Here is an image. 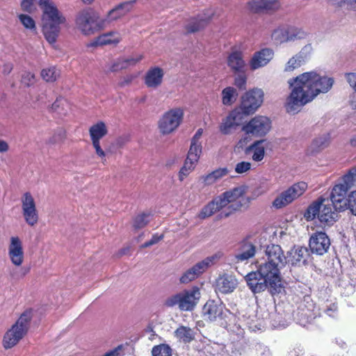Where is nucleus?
I'll return each instance as SVG.
<instances>
[{"mask_svg": "<svg viewBox=\"0 0 356 356\" xmlns=\"http://www.w3.org/2000/svg\"><path fill=\"white\" fill-rule=\"evenodd\" d=\"M267 260L259 265L257 270L249 273L245 281L253 293H259L268 289L273 296L283 289L280 269L287 263L283 250L279 245L270 244L266 249Z\"/></svg>", "mask_w": 356, "mask_h": 356, "instance_id": "obj_1", "label": "nucleus"}, {"mask_svg": "<svg viewBox=\"0 0 356 356\" xmlns=\"http://www.w3.org/2000/svg\"><path fill=\"white\" fill-rule=\"evenodd\" d=\"M293 87L287 97L285 108L289 113H296L321 92H327L333 84V79L322 76L314 71L304 72L289 81Z\"/></svg>", "mask_w": 356, "mask_h": 356, "instance_id": "obj_2", "label": "nucleus"}, {"mask_svg": "<svg viewBox=\"0 0 356 356\" xmlns=\"http://www.w3.org/2000/svg\"><path fill=\"white\" fill-rule=\"evenodd\" d=\"M245 189L243 186L235 187L216 197L199 213V218L204 219L211 216L216 212L227 207L219 214L220 218H227L234 212L241 210L243 207Z\"/></svg>", "mask_w": 356, "mask_h": 356, "instance_id": "obj_3", "label": "nucleus"}, {"mask_svg": "<svg viewBox=\"0 0 356 356\" xmlns=\"http://www.w3.org/2000/svg\"><path fill=\"white\" fill-rule=\"evenodd\" d=\"M42 10V31L46 40L51 44L57 41L60 32V25L66 22L63 14L51 0H38Z\"/></svg>", "mask_w": 356, "mask_h": 356, "instance_id": "obj_4", "label": "nucleus"}, {"mask_svg": "<svg viewBox=\"0 0 356 356\" xmlns=\"http://www.w3.org/2000/svg\"><path fill=\"white\" fill-rule=\"evenodd\" d=\"M355 181L356 167H353L333 186L330 195V202L337 210H346L348 192L355 185Z\"/></svg>", "mask_w": 356, "mask_h": 356, "instance_id": "obj_5", "label": "nucleus"}, {"mask_svg": "<svg viewBox=\"0 0 356 356\" xmlns=\"http://www.w3.org/2000/svg\"><path fill=\"white\" fill-rule=\"evenodd\" d=\"M106 19H102L92 8L80 10L75 17V25L84 35H93L106 27Z\"/></svg>", "mask_w": 356, "mask_h": 356, "instance_id": "obj_6", "label": "nucleus"}, {"mask_svg": "<svg viewBox=\"0 0 356 356\" xmlns=\"http://www.w3.org/2000/svg\"><path fill=\"white\" fill-rule=\"evenodd\" d=\"M32 319L31 309L24 311L4 334L3 346L6 349H10L18 343V342L26 334L30 322Z\"/></svg>", "mask_w": 356, "mask_h": 356, "instance_id": "obj_7", "label": "nucleus"}, {"mask_svg": "<svg viewBox=\"0 0 356 356\" xmlns=\"http://www.w3.org/2000/svg\"><path fill=\"white\" fill-rule=\"evenodd\" d=\"M200 298V291L197 286H193L191 289L171 296L165 301V305L172 307L178 305L181 311H192L197 304Z\"/></svg>", "mask_w": 356, "mask_h": 356, "instance_id": "obj_8", "label": "nucleus"}, {"mask_svg": "<svg viewBox=\"0 0 356 356\" xmlns=\"http://www.w3.org/2000/svg\"><path fill=\"white\" fill-rule=\"evenodd\" d=\"M108 133L106 124L99 120L92 124L88 129V134L91 144L95 149V152L97 157L100 158L103 164L106 163V153L102 147L101 140L105 137Z\"/></svg>", "mask_w": 356, "mask_h": 356, "instance_id": "obj_9", "label": "nucleus"}, {"mask_svg": "<svg viewBox=\"0 0 356 356\" xmlns=\"http://www.w3.org/2000/svg\"><path fill=\"white\" fill-rule=\"evenodd\" d=\"M184 117V110L175 108L166 111L159 121V129L163 135L173 132L180 125Z\"/></svg>", "mask_w": 356, "mask_h": 356, "instance_id": "obj_10", "label": "nucleus"}, {"mask_svg": "<svg viewBox=\"0 0 356 356\" xmlns=\"http://www.w3.org/2000/svg\"><path fill=\"white\" fill-rule=\"evenodd\" d=\"M307 188V184L305 181H299L293 184L274 200L273 206L276 209H281L287 206L302 195Z\"/></svg>", "mask_w": 356, "mask_h": 356, "instance_id": "obj_11", "label": "nucleus"}, {"mask_svg": "<svg viewBox=\"0 0 356 356\" xmlns=\"http://www.w3.org/2000/svg\"><path fill=\"white\" fill-rule=\"evenodd\" d=\"M271 128L270 120L265 116L257 115L242 127V131L249 136L262 137Z\"/></svg>", "mask_w": 356, "mask_h": 356, "instance_id": "obj_12", "label": "nucleus"}, {"mask_svg": "<svg viewBox=\"0 0 356 356\" xmlns=\"http://www.w3.org/2000/svg\"><path fill=\"white\" fill-rule=\"evenodd\" d=\"M264 100V92L261 89H252L246 92L242 97L238 109L243 115H250L256 111Z\"/></svg>", "mask_w": 356, "mask_h": 356, "instance_id": "obj_13", "label": "nucleus"}, {"mask_svg": "<svg viewBox=\"0 0 356 356\" xmlns=\"http://www.w3.org/2000/svg\"><path fill=\"white\" fill-rule=\"evenodd\" d=\"M22 213L25 222L30 226H35L39 220L35 201L30 192L24 193L21 197Z\"/></svg>", "mask_w": 356, "mask_h": 356, "instance_id": "obj_14", "label": "nucleus"}, {"mask_svg": "<svg viewBox=\"0 0 356 356\" xmlns=\"http://www.w3.org/2000/svg\"><path fill=\"white\" fill-rule=\"evenodd\" d=\"M309 246L312 253L323 255L330 248V239L325 232H316L309 238Z\"/></svg>", "mask_w": 356, "mask_h": 356, "instance_id": "obj_15", "label": "nucleus"}, {"mask_svg": "<svg viewBox=\"0 0 356 356\" xmlns=\"http://www.w3.org/2000/svg\"><path fill=\"white\" fill-rule=\"evenodd\" d=\"M214 257H207L197 263L192 268L187 270L180 277L179 281L182 284H187L197 278L213 263Z\"/></svg>", "mask_w": 356, "mask_h": 356, "instance_id": "obj_16", "label": "nucleus"}, {"mask_svg": "<svg viewBox=\"0 0 356 356\" xmlns=\"http://www.w3.org/2000/svg\"><path fill=\"white\" fill-rule=\"evenodd\" d=\"M227 65L234 74L245 70V62L240 47L234 45L231 47L230 52L227 57Z\"/></svg>", "mask_w": 356, "mask_h": 356, "instance_id": "obj_17", "label": "nucleus"}, {"mask_svg": "<svg viewBox=\"0 0 356 356\" xmlns=\"http://www.w3.org/2000/svg\"><path fill=\"white\" fill-rule=\"evenodd\" d=\"M8 257L12 264L15 266H20L24 259L23 244L18 236H12L8 245Z\"/></svg>", "mask_w": 356, "mask_h": 356, "instance_id": "obj_18", "label": "nucleus"}, {"mask_svg": "<svg viewBox=\"0 0 356 356\" xmlns=\"http://www.w3.org/2000/svg\"><path fill=\"white\" fill-rule=\"evenodd\" d=\"M213 16L211 10H207L202 14H199L195 17L189 19L188 24L185 26L187 33H193L204 29Z\"/></svg>", "mask_w": 356, "mask_h": 356, "instance_id": "obj_19", "label": "nucleus"}, {"mask_svg": "<svg viewBox=\"0 0 356 356\" xmlns=\"http://www.w3.org/2000/svg\"><path fill=\"white\" fill-rule=\"evenodd\" d=\"M341 211L334 207L332 202L325 199L321 206L318 220L324 226H332L338 219V212Z\"/></svg>", "mask_w": 356, "mask_h": 356, "instance_id": "obj_20", "label": "nucleus"}, {"mask_svg": "<svg viewBox=\"0 0 356 356\" xmlns=\"http://www.w3.org/2000/svg\"><path fill=\"white\" fill-rule=\"evenodd\" d=\"M248 7L254 13L274 12L280 8V3L279 0H252Z\"/></svg>", "mask_w": 356, "mask_h": 356, "instance_id": "obj_21", "label": "nucleus"}, {"mask_svg": "<svg viewBox=\"0 0 356 356\" xmlns=\"http://www.w3.org/2000/svg\"><path fill=\"white\" fill-rule=\"evenodd\" d=\"M312 260V252L304 246L294 247L290 252V259L289 261L293 266L306 265Z\"/></svg>", "mask_w": 356, "mask_h": 356, "instance_id": "obj_22", "label": "nucleus"}, {"mask_svg": "<svg viewBox=\"0 0 356 356\" xmlns=\"http://www.w3.org/2000/svg\"><path fill=\"white\" fill-rule=\"evenodd\" d=\"M163 76L164 71L161 67H151L144 76V83L149 88L156 89L162 84Z\"/></svg>", "mask_w": 356, "mask_h": 356, "instance_id": "obj_23", "label": "nucleus"}, {"mask_svg": "<svg viewBox=\"0 0 356 356\" xmlns=\"http://www.w3.org/2000/svg\"><path fill=\"white\" fill-rule=\"evenodd\" d=\"M274 52L271 49L264 48L254 53L250 60V67L255 70L266 65L273 58Z\"/></svg>", "mask_w": 356, "mask_h": 356, "instance_id": "obj_24", "label": "nucleus"}, {"mask_svg": "<svg viewBox=\"0 0 356 356\" xmlns=\"http://www.w3.org/2000/svg\"><path fill=\"white\" fill-rule=\"evenodd\" d=\"M225 306L214 300H209L202 308V315L206 320L216 321L222 316Z\"/></svg>", "mask_w": 356, "mask_h": 356, "instance_id": "obj_25", "label": "nucleus"}, {"mask_svg": "<svg viewBox=\"0 0 356 356\" xmlns=\"http://www.w3.org/2000/svg\"><path fill=\"white\" fill-rule=\"evenodd\" d=\"M242 119L243 113L238 108L234 109L223 120L220 125V132L225 135L229 134L232 128L240 125Z\"/></svg>", "mask_w": 356, "mask_h": 356, "instance_id": "obj_26", "label": "nucleus"}, {"mask_svg": "<svg viewBox=\"0 0 356 356\" xmlns=\"http://www.w3.org/2000/svg\"><path fill=\"white\" fill-rule=\"evenodd\" d=\"M237 285L238 282L234 277L224 274L216 280V291L224 294L229 293L234 291Z\"/></svg>", "mask_w": 356, "mask_h": 356, "instance_id": "obj_27", "label": "nucleus"}, {"mask_svg": "<svg viewBox=\"0 0 356 356\" xmlns=\"http://www.w3.org/2000/svg\"><path fill=\"white\" fill-rule=\"evenodd\" d=\"M136 2V0H132L129 1H125L120 3L114 8L111 10L104 19H106V26L111 22L117 20L121 17L125 15L129 12H130L134 3Z\"/></svg>", "mask_w": 356, "mask_h": 356, "instance_id": "obj_28", "label": "nucleus"}, {"mask_svg": "<svg viewBox=\"0 0 356 356\" xmlns=\"http://www.w3.org/2000/svg\"><path fill=\"white\" fill-rule=\"evenodd\" d=\"M70 109L71 105L67 99L63 97H58L49 107V111L63 117L66 116Z\"/></svg>", "mask_w": 356, "mask_h": 356, "instance_id": "obj_29", "label": "nucleus"}, {"mask_svg": "<svg viewBox=\"0 0 356 356\" xmlns=\"http://www.w3.org/2000/svg\"><path fill=\"white\" fill-rule=\"evenodd\" d=\"M142 55L136 58H118L111 65L109 70L111 72H117L122 70H126L130 66H134L143 59Z\"/></svg>", "mask_w": 356, "mask_h": 356, "instance_id": "obj_30", "label": "nucleus"}, {"mask_svg": "<svg viewBox=\"0 0 356 356\" xmlns=\"http://www.w3.org/2000/svg\"><path fill=\"white\" fill-rule=\"evenodd\" d=\"M264 140L254 141L252 144L245 149V154L252 152V159L253 161L259 162L264 159L265 156V147L263 145Z\"/></svg>", "mask_w": 356, "mask_h": 356, "instance_id": "obj_31", "label": "nucleus"}, {"mask_svg": "<svg viewBox=\"0 0 356 356\" xmlns=\"http://www.w3.org/2000/svg\"><path fill=\"white\" fill-rule=\"evenodd\" d=\"M120 41V37L118 32L111 31L102 34L95 38L91 46H103L112 44H118Z\"/></svg>", "mask_w": 356, "mask_h": 356, "instance_id": "obj_32", "label": "nucleus"}, {"mask_svg": "<svg viewBox=\"0 0 356 356\" xmlns=\"http://www.w3.org/2000/svg\"><path fill=\"white\" fill-rule=\"evenodd\" d=\"M325 199L322 196L319 197L316 201L312 202L307 209L305 213V218L307 220H312L317 216L318 218L323 203Z\"/></svg>", "mask_w": 356, "mask_h": 356, "instance_id": "obj_33", "label": "nucleus"}, {"mask_svg": "<svg viewBox=\"0 0 356 356\" xmlns=\"http://www.w3.org/2000/svg\"><path fill=\"white\" fill-rule=\"evenodd\" d=\"M280 32L286 35L285 40L302 39L306 36L305 31L296 27H289L286 29H278L274 31V34H277Z\"/></svg>", "mask_w": 356, "mask_h": 356, "instance_id": "obj_34", "label": "nucleus"}, {"mask_svg": "<svg viewBox=\"0 0 356 356\" xmlns=\"http://www.w3.org/2000/svg\"><path fill=\"white\" fill-rule=\"evenodd\" d=\"M227 168H220L216 169L208 175L202 177L203 182L205 185H211L216 183L218 180L222 179L229 173Z\"/></svg>", "mask_w": 356, "mask_h": 356, "instance_id": "obj_35", "label": "nucleus"}, {"mask_svg": "<svg viewBox=\"0 0 356 356\" xmlns=\"http://www.w3.org/2000/svg\"><path fill=\"white\" fill-rule=\"evenodd\" d=\"M255 252V246L252 243L243 241L240 247V252L236 257L238 260L244 261L252 257Z\"/></svg>", "mask_w": 356, "mask_h": 356, "instance_id": "obj_36", "label": "nucleus"}, {"mask_svg": "<svg viewBox=\"0 0 356 356\" xmlns=\"http://www.w3.org/2000/svg\"><path fill=\"white\" fill-rule=\"evenodd\" d=\"M238 92L234 87L225 88L221 92L222 103L225 106H232L237 99Z\"/></svg>", "mask_w": 356, "mask_h": 356, "instance_id": "obj_37", "label": "nucleus"}, {"mask_svg": "<svg viewBox=\"0 0 356 356\" xmlns=\"http://www.w3.org/2000/svg\"><path fill=\"white\" fill-rule=\"evenodd\" d=\"M177 338L181 340L184 343H190L195 339V333L193 330L184 325H181L175 331Z\"/></svg>", "mask_w": 356, "mask_h": 356, "instance_id": "obj_38", "label": "nucleus"}, {"mask_svg": "<svg viewBox=\"0 0 356 356\" xmlns=\"http://www.w3.org/2000/svg\"><path fill=\"white\" fill-rule=\"evenodd\" d=\"M330 140V134L315 138L311 145L312 152H317L324 149L329 145Z\"/></svg>", "mask_w": 356, "mask_h": 356, "instance_id": "obj_39", "label": "nucleus"}, {"mask_svg": "<svg viewBox=\"0 0 356 356\" xmlns=\"http://www.w3.org/2000/svg\"><path fill=\"white\" fill-rule=\"evenodd\" d=\"M304 63L303 57L301 55L296 54L291 58L286 63L284 68L286 72H293L299 68Z\"/></svg>", "mask_w": 356, "mask_h": 356, "instance_id": "obj_40", "label": "nucleus"}, {"mask_svg": "<svg viewBox=\"0 0 356 356\" xmlns=\"http://www.w3.org/2000/svg\"><path fill=\"white\" fill-rule=\"evenodd\" d=\"M150 213H142L138 214L133 220V227L135 229H140L145 227L149 222Z\"/></svg>", "mask_w": 356, "mask_h": 356, "instance_id": "obj_41", "label": "nucleus"}, {"mask_svg": "<svg viewBox=\"0 0 356 356\" xmlns=\"http://www.w3.org/2000/svg\"><path fill=\"white\" fill-rule=\"evenodd\" d=\"M197 162L188 160V158L185 160L184 165L179 172V179L181 181L186 177L195 168Z\"/></svg>", "mask_w": 356, "mask_h": 356, "instance_id": "obj_42", "label": "nucleus"}, {"mask_svg": "<svg viewBox=\"0 0 356 356\" xmlns=\"http://www.w3.org/2000/svg\"><path fill=\"white\" fill-rule=\"evenodd\" d=\"M201 153L202 145L191 143L186 158L188 160L193 161V162H198Z\"/></svg>", "mask_w": 356, "mask_h": 356, "instance_id": "obj_43", "label": "nucleus"}, {"mask_svg": "<svg viewBox=\"0 0 356 356\" xmlns=\"http://www.w3.org/2000/svg\"><path fill=\"white\" fill-rule=\"evenodd\" d=\"M152 356H171V348L167 344L154 346L152 350Z\"/></svg>", "mask_w": 356, "mask_h": 356, "instance_id": "obj_44", "label": "nucleus"}, {"mask_svg": "<svg viewBox=\"0 0 356 356\" xmlns=\"http://www.w3.org/2000/svg\"><path fill=\"white\" fill-rule=\"evenodd\" d=\"M41 76L47 82H54L58 76V73L55 67L43 69L41 72Z\"/></svg>", "mask_w": 356, "mask_h": 356, "instance_id": "obj_45", "label": "nucleus"}, {"mask_svg": "<svg viewBox=\"0 0 356 356\" xmlns=\"http://www.w3.org/2000/svg\"><path fill=\"white\" fill-rule=\"evenodd\" d=\"M346 209H349L356 216V190L350 192L346 202Z\"/></svg>", "mask_w": 356, "mask_h": 356, "instance_id": "obj_46", "label": "nucleus"}, {"mask_svg": "<svg viewBox=\"0 0 356 356\" xmlns=\"http://www.w3.org/2000/svg\"><path fill=\"white\" fill-rule=\"evenodd\" d=\"M18 17L21 23L26 29L35 31V22L31 17L25 14H20Z\"/></svg>", "mask_w": 356, "mask_h": 356, "instance_id": "obj_47", "label": "nucleus"}, {"mask_svg": "<svg viewBox=\"0 0 356 356\" xmlns=\"http://www.w3.org/2000/svg\"><path fill=\"white\" fill-rule=\"evenodd\" d=\"M237 76L234 79V85L239 90H245L247 83V76L245 73V70L242 72H237Z\"/></svg>", "mask_w": 356, "mask_h": 356, "instance_id": "obj_48", "label": "nucleus"}, {"mask_svg": "<svg viewBox=\"0 0 356 356\" xmlns=\"http://www.w3.org/2000/svg\"><path fill=\"white\" fill-rule=\"evenodd\" d=\"M65 137V131L63 129H59L54 134L51 138L49 139L48 143L49 144H55L57 143L63 142Z\"/></svg>", "mask_w": 356, "mask_h": 356, "instance_id": "obj_49", "label": "nucleus"}, {"mask_svg": "<svg viewBox=\"0 0 356 356\" xmlns=\"http://www.w3.org/2000/svg\"><path fill=\"white\" fill-rule=\"evenodd\" d=\"M35 0H22L21 2L22 10L24 12L32 13L35 10Z\"/></svg>", "mask_w": 356, "mask_h": 356, "instance_id": "obj_50", "label": "nucleus"}, {"mask_svg": "<svg viewBox=\"0 0 356 356\" xmlns=\"http://www.w3.org/2000/svg\"><path fill=\"white\" fill-rule=\"evenodd\" d=\"M251 169V163L248 161H241L236 163L235 172L238 174H242L249 171Z\"/></svg>", "mask_w": 356, "mask_h": 356, "instance_id": "obj_51", "label": "nucleus"}, {"mask_svg": "<svg viewBox=\"0 0 356 356\" xmlns=\"http://www.w3.org/2000/svg\"><path fill=\"white\" fill-rule=\"evenodd\" d=\"M22 83L29 87L35 83V75L31 72H25L22 77Z\"/></svg>", "mask_w": 356, "mask_h": 356, "instance_id": "obj_52", "label": "nucleus"}, {"mask_svg": "<svg viewBox=\"0 0 356 356\" xmlns=\"http://www.w3.org/2000/svg\"><path fill=\"white\" fill-rule=\"evenodd\" d=\"M163 238V234L159 235L157 234H155L152 236V238L149 241H146L144 244H143L142 247H143V248L149 247L154 244L157 243L158 242L161 241Z\"/></svg>", "mask_w": 356, "mask_h": 356, "instance_id": "obj_53", "label": "nucleus"}, {"mask_svg": "<svg viewBox=\"0 0 356 356\" xmlns=\"http://www.w3.org/2000/svg\"><path fill=\"white\" fill-rule=\"evenodd\" d=\"M136 77V76L134 74H128L124 76L122 79V80L118 83L119 87L124 88L127 86L130 85Z\"/></svg>", "mask_w": 356, "mask_h": 356, "instance_id": "obj_54", "label": "nucleus"}, {"mask_svg": "<svg viewBox=\"0 0 356 356\" xmlns=\"http://www.w3.org/2000/svg\"><path fill=\"white\" fill-rule=\"evenodd\" d=\"M338 3L340 7L346 6L347 9H355L356 8V0H340Z\"/></svg>", "mask_w": 356, "mask_h": 356, "instance_id": "obj_55", "label": "nucleus"}, {"mask_svg": "<svg viewBox=\"0 0 356 356\" xmlns=\"http://www.w3.org/2000/svg\"><path fill=\"white\" fill-rule=\"evenodd\" d=\"M346 76L350 86L356 91V73H348Z\"/></svg>", "mask_w": 356, "mask_h": 356, "instance_id": "obj_56", "label": "nucleus"}, {"mask_svg": "<svg viewBox=\"0 0 356 356\" xmlns=\"http://www.w3.org/2000/svg\"><path fill=\"white\" fill-rule=\"evenodd\" d=\"M338 309V306L336 303H332L325 311V312L331 317H334L335 314Z\"/></svg>", "mask_w": 356, "mask_h": 356, "instance_id": "obj_57", "label": "nucleus"}, {"mask_svg": "<svg viewBox=\"0 0 356 356\" xmlns=\"http://www.w3.org/2000/svg\"><path fill=\"white\" fill-rule=\"evenodd\" d=\"M202 133H203L202 129H197L195 134L193 136V137L191 139V143H195V144H201L199 140L202 135Z\"/></svg>", "mask_w": 356, "mask_h": 356, "instance_id": "obj_58", "label": "nucleus"}, {"mask_svg": "<svg viewBox=\"0 0 356 356\" xmlns=\"http://www.w3.org/2000/svg\"><path fill=\"white\" fill-rule=\"evenodd\" d=\"M8 143L2 140H0V152H6L8 150Z\"/></svg>", "mask_w": 356, "mask_h": 356, "instance_id": "obj_59", "label": "nucleus"}, {"mask_svg": "<svg viewBox=\"0 0 356 356\" xmlns=\"http://www.w3.org/2000/svg\"><path fill=\"white\" fill-rule=\"evenodd\" d=\"M248 142V138L244 137L238 140V142L236 145V147L243 148V146H245Z\"/></svg>", "mask_w": 356, "mask_h": 356, "instance_id": "obj_60", "label": "nucleus"}, {"mask_svg": "<svg viewBox=\"0 0 356 356\" xmlns=\"http://www.w3.org/2000/svg\"><path fill=\"white\" fill-rule=\"evenodd\" d=\"M350 103L353 108H356V91L355 90L350 96Z\"/></svg>", "mask_w": 356, "mask_h": 356, "instance_id": "obj_61", "label": "nucleus"}, {"mask_svg": "<svg viewBox=\"0 0 356 356\" xmlns=\"http://www.w3.org/2000/svg\"><path fill=\"white\" fill-rule=\"evenodd\" d=\"M118 348H115L110 352H108L103 356H117L118 355Z\"/></svg>", "mask_w": 356, "mask_h": 356, "instance_id": "obj_62", "label": "nucleus"}, {"mask_svg": "<svg viewBox=\"0 0 356 356\" xmlns=\"http://www.w3.org/2000/svg\"><path fill=\"white\" fill-rule=\"evenodd\" d=\"M12 68L13 67H12V65L11 64L5 65H4L3 72L5 74H8L12 70Z\"/></svg>", "mask_w": 356, "mask_h": 356, "instance_id": "obj_63", "label": "nucleus"}, {"mask_svg": "<svg viewBox=\"0 0 356 356\" xmlns=\"http://www.w3.org/2000/svg\"><path fill=\"white\" fill-rule=\"evenodd\" d=\"M350 143L352 146L356 147V137L350 139Z\"/></svg>", "mask_w": 356, "mask_h": 356, "instance_id": "obj_64", "label": "nucleus"}]
</instances>
